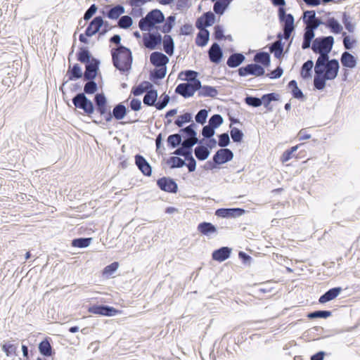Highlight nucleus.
<instances>
[{
	"label": "nucleus",
	"instance_id": "nucleus-1",
	"mask_svg": "<svg viewBox=\"0 0 360 360\" xmlns=\"http://www.w3.org/2000/svg\"><path fill=\"white\" fill-rule=\"evenodd\" d=\"M94 101L97 111L101 115L104 116L106 122L111 121L112 116L117 120H122L126 115V108L122 104H119L114 108L112 115L110 108L107 105L106 98L103 94H97L95 96Z\"/></svg>",
	"mask_w": 360,
	"mask_h": 360
},
{
	"label": "nucleus",
	"instance_id": "nucleus-2",
	"mask_svg": "<svg viewBox=\"0 0 360 360\" xmlns=\"http://www.w3.org/2000/svg\"><path fill=\"white\" fill-rule=\"evenodd\" d=\"M112 58L114 65L122 72L128 71L131 66L132 56L130 50L120 46L112 50Z\"/></svg>",
	"mask_w": 360,
	"mask_h": 360
},
{
	"label": "nucleus",
	"instance_id": "nucleus-3",
	"mask_svg": "<svg viewBox=\"0 0 360 360\" xmlns=\"http://www.w3.org/2000/svg\"><path fill=\"white\" fill-rule=\"evenodd\" d=\"M334 37L330 36H321L315 38L311 44V50L316 54H319L317 59L328 58L334 44Z\"/></svg>",
	"mask_w": 360,
	"mask_h": 360
},
{
	"label": "nucleus",
	"instance_id": "nucleus-4",
	"mask_svg": "<svg viewBox=\"0 0 360 360\" xmlns=\"http://www.w3.org/2000/svg\"><path fill=\"white\" fill-rule=\"evenodd\" d=\"M319 67V71L323 72V75L329 78L330 80L335 79L338 75L340 70V63L338 59L324 58L316 59L314 67Z\"/></svg>",
	"mask_w": 360,
	"mask_h": 360
},
{
	"label": "nucleus",
	"instance_id": "nucleus-5",
	"mask_svg": "<svg viewBox=\"0 0 360 360\" xmlns=\"http://www.w3.org/2000/svg\"><path fill=\"white\" fill-rule=\"evenodd\" d=\"M233 158V151L227 148H220L213 155L211 160H208L204 165L205 170H214L219 169V166L225 164Z\"/></svg>",
	"mask_w": 360,
	"mask_h": 360
},
{
	"label": "nucleus",
	"instance_id": "nucleus-6",
	"mask_svg": "<svg viewBox=\"0 0 360 360\" xmlns=\"http://www.w3.org/2000/svg\"><path fill=\"white\" fill-rule=\"evenodd\" d=\"M150 60L157 68L154 72V77L158 79L165 77L167 72L166 65L169 62L168 57L162 53L156 51L150 54Z\"/></svg>",
	"mask_w": 360,
	"mask_h": 360
},
{
	"label": "nucleus",
	"instance_id": "nucleus-7",
	"mask_svg": "<svg viewBox=\"0 0 360 360\" xmlns=\"http://www.w3.org/2000/svg\"><path fill=\"white\" fill-rule=\"evenodd\" d=\"M158 92L155 89H150L143 97V103L148 106H155L158 110L163 109L169 101V96L165 93L160 97V101L156 102Z\"/></svg>",
	"mask_w": 360,
	"mask_h": 360
},
{
	"label": "nucleus",
	"instance_id": "nucleus-8",
	"mask_svg": "<svg viewBox=\"0 0 360 360\" xmlns=\"http://www.w3.org/2000/svg\"><path fill=\"white\" fill-rule=\"evenodd\" d=\"M163 20L162 13L159 10H153L145 18L140 20L139 26L142 31H150L157 24Z\"/></svg>",
	"mask_w": 360,
	"mask_h": 360
},
{
	"label": "nucleus",
	"instance_id": "nucleus-9",
	"mask_svg": "<svg viewBox=\"0 0 360 360\" xmlns=\"http://www.w3.org/2000/svg\"><path fill=\"white\" fill-rule=\"evenodd\" d=\"M74 105L84 112V115L91 117L94 112V106L93 103L89 100L84 94L81 93L76 95L72 98Z\"/></svg>",
	"mask_w": 360,
	"mask_h": 360
},
{
	"label": "nucleus",
	"instance_id": "nucleus-10",
	"mask_svg": "<svg viewBox=\"0 0 360 360\" xmlns=\"http://www.w3.org/2000/svg\"><path fill=\"white\" fill-rule=\"evenodd\" d=\"M274 6L278 7V16L281 26L295 27L294 16L291 13H286V1H271Z\"/></svg>",
	"mask_w": 360,
	"mask_h": 360
},
{
	"label": "nucleus",
	"instance_id": "nucleus-11",
	"mask_svg": "<svg viewBox=\"0 0 360 360\" xmlns=\"http://www.w3.org/2000/svg\"><path fill=\"white\" fill-rule=\"evenodd\" d=\"M237 72L238 75L242 77L249 75L262 77L265 75L264 67L256 63H249L245 66L240 67Z\"/></svg>",
	"mask_w": 360,
	"mask_h": 360
},
{
	"label": "nucleus",
	"instance_id": "nucleus-12",
	"mask_svg": "<svg viewBox=\"0 0 360 360\" xmlns=\"http://www.w3.org/2000/svg\"><path fill=\"white\" fill-rule=\"evenodd\" d=\"M103 21L101 17H96L86 29L85 33L79 35V41L86 44L88 42L87 37H91L97 33L103 25Z\"/></svg>",
	"mask_w": 360,
	"mask_h": 360
},
{
	"label": "nucleus",
	"instance_id": "nucleus-13",
	"mask_svg": "<svg viewBox=\"0 0 360 360\" xmlns=\"http://www.w3.org/2000/svg\"><path fill=\"white\" fill-rule=\"evenodd\" d=\"M200 82L181 83L176 86L175 92L184 98H188L192 96L197 90L200 89Z\"/></svg>",
	"mask_w": 360,
	"mask_h": 360
},
{
	"label": "nucleus",
	"instance_id": "nucleus-14",
	"mask_svg": "<svg viewBox=\"0 0 360 360\" xmlns=\"http://www.w3.org/2000/svg\"><path fill=\"white\" fill-rule=\"evenodd\" d=\"M224 122L222 116L219 114H214L210 117L208 120V124L204 125V135L205 139L211 137L212 135H214L215 130L220 127Z\"/></svg>",
	"mask_w": 360,
	"mask_h": 360
},
{
	"label": "nucleus",
	"instance_id": "nucleus-15",
	"mask_svg": "<svg viewBox=\"0 0 360 360\" xmlns=\"http://www.w3.org/2000/svg\"><path fill=\"white\" fill-rule=\"evenodd\" d=\"M245 210L240 207L219 208L215 211V215L221 218H237L245 213Z\"/></svg>",
	"mask_w": 360,
	"mask_h": 360
},
{
	"label": "nucleus",
	"instance_id": "nucleus-16",
	"mask_svg": "<svg viewBox=\"0 0 360 360\" xmlns=\"http://www.w3.org/2000/svg\"><path fill=\"white\" fill-rule=\"evenodd\" d=\"M88 311L91 314L106 316H112L116 314H120V311L108 306H101V305H93L89 307L88 309Z\"/></svg>",
	"mask_w": 360,
	"mask_h": 360
},
{
	"label": "nucleus",
	"instance_id": "nucleus-17",
	"mask_svg": "<svg viewBox=\"0 0 360 360\" xmlns=\"http://www.w3.org/2000/svg\"><path fill=\"white\" fill-rule=\"evenodd\" d=\"M157 185L163 191L175 193L177 192L176 183L169 177H162L157 181Z\"/></svg>",
	"mask_w": 360,
	"mask_h": 360
},
{
	"label": "nucleus",
	"instance_id": "nucleus-18",
	"mask_svg": "<svg viewBox=\"0 0 360 360\" xmlns=\"http://www.w3.org/2000/svg\"><path fill=\"white\" fill-rule=\"evenodd\" d=\"M210 62L214 64L221 63L223 58V51L217 42H214L207 51Z\"/></svg>",
	"mask_w": 360,
	"mask_h": 360
},
{
	"label": "nucleus",
	"instance_id": "nucleus-19",
	"mask_svg": "<svg viewBox=\"0 0 360 360\" xmlns=\"http://www.w3.org/2000/svg\"><path fill=\"white\" fill-rule=\"evenodd\" d=\"M232 248L228 246H223L214 250L212 253V259L214 261L222 262L231 257Z\"/></svg>",
	"mask_w": 360,
	"mask_h": 360
},
{
	"label": "nucleus",
	"instance_id": "nucleus-20",
	"mask_svg": "<svg viewBox=\"0 0 360 360\" xmlns=\"http://www.w3.org/2000/svg\"><path fill=\"white\" fill-rule=\"evenodd\" d=\"M328 80H330L329 78L323 75L322 71H319V67H314V89L319 91L323 90Z\"/></svg>",
	"mask_w": 360,
	"mask_h": 360
},
{
	"label": "nucleus",
	"instance_id": "nucleus-21",
	"mask_svg": "<svg viewBox=\"0 0 360 360\" xmlns=\"http://www.w3.org/2000/svg\"><path fill=\"white\" fill-rule=\"evenodd\" d=\"M342 288L341 287H334L328 290L319 299L320 304H325L335 299L342 292Z\"/></svg>",
	"mask_w": 360,
	"mask_h": 360
},
{
	"label": "nucleus",
	"instance_id": "nucleus-22",
	"mask_svg": "<svg viewBox=\"0 0 360 360\" xmlns=\"http://www.w3.org/2000/svg\"><path fill=\"white\" fill-rule=\"evenodd\" d=\"M245 60V56L243 53L233 52L226 60V65L231 68L239 67Z\"/></svg>",
	"mask_w": 360,
	"mask_h": 360
},
{
	"label": "nucleus",
	"instance_id": "nucleus-23",
	"mask_svg": "<svg viewBox=\"0 0 360 360\" xmlns=\"http://www.w3.org/2000/svg\"><path fill=\"white\" fill-rule=\"evenodd\" d=\"M340 62L344 68L353 69L357 65V58L349 51H344L341 54Z\"/></svg>",
	"mask_w": 360,
	"mask_h": 360
},
{
	"label": "nucleus",
	"instance_id": "nucleus-24",
	"mask_svg": "<svg viewBox=\"0 0 360 360\" xmlns=\"http://www.w3.org/2000/svg\"><path fill=\"white\" fill-rule=\"evenodd\" d=\"M161 36L153 34H145L143 37L144 46L150 49H154L161 42Z\"/></svg>",
	"mask_w": 360,
	"mask_h": 360
},
{
	"label": "nucleus",
	"instance_id": "nucleus-25",
	"mask_svg": "<svg viewBox=\"0 0 360 360\" xmlns=\"http://www.w3.org/2000/svg\"><path fill=\"white\" fill-rule=\"evenodd\" d=\"M135 162L138 168L144 175L148 176L151 175V167L142 155H136L135 156Z\"/></svg>",
	"mask_w": 360,
	"mask_h": 360
},
{
	"label": "nucleus",
	"instance_id": "nucleus-26",
	"mask_svg": "<svg viewBox=\"0 0 360 360\" xmlns=\"http://www.w3.org/2000/svg\"><path fill=\"white\" fill-rule=\"evenodd\" d=\"M254 61L264 67L265 70L271 64L270 53L266 51H259L254 56Z\"/></svg>",
	"mask_w": 360,
	"mask_h": 360
},
{
	"label": "nucleus",
	"instance_id": "nucleus-27",
	"mask_svg": "<svg viewBox=\"0 0 360 360\" xmlns=\"http://www.w3.org/2000/svg\"><path fill=\"white\" fill-rule=\"evenodd\" d=\"M314 67V61L309 59L305 61L300 69V75L303 79H308L312 77V68Z\"/></svg>",
	"mask_w": 360,
	"mask_h": 360
},
{
	"label": "nucleus",
	"instance_id": "nucleus-28",
	"mask_svg": "<svg viewBox=\"0 0 360 360\" xmlns=\"http://www.w3.org/2000/svg\"><path fill=\"white\" fill-rule=\"evenodd\" d=\"M280 99V95L275 92L268 93L262 95L260 98L261 105H264V106L267 108L269 110H271V108H269L271 102L277 101Z\"/></svg>",
	"mask_w": 360,
	"mask_h": 360
},
{
	"label": "nucleus",
	"instance_id": "nucleus-29",
	"mask_svg": "<svg viewBox=\"0 0 360 360\" xmlns=\"http://www.w3.org/2000/svg\"><path fill=\"white\" fill-rule=\"evenodd\" d=\"M284 43L282 41H276L269 46V51L274 53L276 58L280 59L283 54Z\"/></svg>",
	"mask_w": 360,
	"mask_h": 360
},
{
	"label": "nucleus",
	"instance_id": "nucleus-30",
	"mask_svg": "<svg viewBox=\"0 0 360 360\" xmlns=\"http://www.w3.org/2000/svg\"><path fill=\"white\" fill-rule=\"evenodd\" d=\"M323 24L334 34H340L342 31V26L335 18H328L326 22Z\"/></svg>",
	"mask_w": 360,
	"mask_h": 360
},
{
	"label": "nucleus",
	"instance_id": "nucleus-31",
	"mask_svg": "<svg viewBox=\"0 0 360 360\" xmlns=\"http://www.w3.org/2000/svg\"><path fill=\"white\" fill-rule=\"evenodd\" d=\"M198 73L193 70L182 71L179 74L178 78L182 81H186V83H193L200 82L197 79Z\"/></svg>",
	"mask_w": 360,
	"mask_h": 360
},
{
	"label": "nucleus",
	"instance_id": "nucleus-32",
	"mask_svg": "<svg viewBox=\"0 0 360 360\" xmlns=\"http://www.w3.org/2000/svg\"><path fill=\"white\" fill-rule=\"evenodd\" d=\"M332 316V311L330 310H316L309 312L307 317L309 319H328Z\"/></svg>",
	"mask_w": 360,
	"mask_h": 360
},
{
	"label": "nucleus",
	"instance_id": "nucleus-33",
	"mask_svg": "<svg viewBox=\"0 0 360 360\" xmlns=\"http://www.w3.org/2000/svg\"><path fill=\"white\" fill-rule=\"evenodd\" d=\"M323 23V22H322L321 20H319L312 27L307 26L304 30L303 38L309 40V41L314 40L315 37L314 30H316L318 27Z\"/></svg>",
	"mask_w": 360,
	"mask_h": 360
},
{
	"label": "nucleus",
	"instance_id": "nucleus-34",
	"mask_svg": "<svg viewBox=\"0 0 360 360\" xmlns=\"http://www.w3.org/2000/svg\"><path fill=\"white\" fill-rule=\"evenodd\" d=\"M153 87V85L150 82L144 81L139 84L137 86L133 87L132 94L134 96H140L144 92H146Z\"/></svg>",
	"mask_w": 360,
	"mask_h": 360
},
{
	"label": "nucleus",
	"instance_id": "nucleus-35",
	"mask_svg": "<svg viewBox=\"0 0 360 360\" xmlns=\"http://www.w3.org/2000/svg\"><path fill=\"white\" fill-rule=\"evenodd\" d=\"M231 2V1H214L213 6L214 13L219 15H223Z\"/></svg>",
	"mask_w": 360,
	"mask_h": 360
},
{
	"label": "nucleus",
	"instance_id": "nucleus-36",
	"mask_svg": "<svg viewBox=\"0 0 360 360\" xmlns=\"http://www.w3.org/2000/svg\"><path fill=\"white\" fill-rule=\"evenodd\" d=\"M40 353L44 356H49L52 354V349L49 341L47 339L41 341L39 345Z\"/></svg>",
	"mask_w": 360,
	"mask_h": 360
},
{
	"label": "nucleus",
	"instance_id": "nucleus-37",
	"mask_svg": "<svg viewBox=\"0 0 360 360\" xmlns=\"http://www.w3.org/2000/svg\"><path fill=\"white\" fill-rule=\"evenodd\" d=\"M302 20H303L304 24L309 25L313 20L316 21L315 22V24H316L319 20H321L317 19L316 18L315 11H304L303 13Z\"/></svg>",
	"mask_w": 360,
	"mask_h": 360
},
{
	"label": "nucleus",
	"instance_id": "nucleus-38",
	"mask_svg": "<svg viewBox=\"0 0 360 360\" xmlns=\"http://www.w3.org/2000/svg\"><path fill=\"white\" fill-rule=\"evenodd\" d=\"M230 135L234 143L242 142L244 136L243 131L235 127L231 128Z\"/></svg>",
	"mask_w": 360,
	"mask_h": 360
},
{
	"label": "nucleus",
	"instance_id": "nucleus-39",
	"mask_svg": "<svg viewBox=\"0 0 360 360\" xmlns=\"http://www.w3.org/2000/svg\"><path fill=\"white\" fill-rule=\"evenodd\" d=\"M163 46L165 51L169 54L172 55L174 51V44L172 37L169 35H165L163 40Z\"/></svg>",
	"mask_w": 360,
	"mask_h": 360
},
{
	"label": "nucleus",
	"instance_id": "nucleus-40",
	"mask_svg": "<svg viewBox=\"0 0 360 360\" xmlns=\"http://www.w3.org/2000/svg\"><path fill=\"white\" fill-rule=\"evenodd\" d=\"M244 101L248 105L253 108H258L261 106L260 98L257 96L248 95L244 98Z\"/></svg>",
	"mask_w": 360,
	"mask_h": 360
},
{
	"label": "nucleus",
	"instance_id": "nucleus-41",
	"mask_svg": "<svg viewBox=\"0 0 360 360\" xmlns=\"http://www.w3.org/2000/svg\"><path fill=\"white\" fill-rule=\"evenodd\" d=\"M216 20L215 13L212 11L204 12V27L212 25Z\"/></svg>",
	"mask_w": 360,
	"mask_h": 360
},
{
	"label": "nucleus",
	"instance_id": "nucleus-42",
	"mask_svg": "<svg viewBox=\"0 0 360 360\" xmlns=\"http://www.w3.org/2000/svg\"><path fill=\"white\" fill-rule=\"evenodd\" d=\"M212 37L218 41H221L225 38L224 29L221 25H216L214 26Z\"/></svg>",
	"mask_w": 360,
	"mask_h": 360
},
{
	"label": "nucleus",
	"instance_id": "nucleus-43",
	"mask_svg": "<svg viewBox=\"0 0 360 360\" xmlns=\"http://www.w3.org/2000/svg\"><path fill=\"white\" fill-rule=\"evenodd\" d=\"M218 137V146L221 148H225L230 144V137L228 132L222 133L217 136Z\"/></svg>",
	"mask_w": 360,
	"mask_h": 360
},
{
	"label": "nucleus",
	"instance_id": "nucleus-44",
	"mask_svg": "<svg viewBox=\"0 0 360 360\" xmlns=\"http://www.w3.org/2000/svg\"><path fill=\"white\" fill-rule=\"evenodd\" d=\"M343 38V45L346 50H351L354 48V45L356 44V39H352L350 36L347 35L346 32L342 33Z\"/></svg>",
	"mask_w": 360,
	"mask_h": 360
},
{
	"label": "nucleus",
	"instance_id": "nucleus-45",
	"mask_svg": "<svg viewBox=\"0 0 360 360\" xmlns=\"http://www.w3.org/2000/svg\"><path fill=\"white\" fill-rule=\"evenodd\" d=\"M124 10L122 6H117L112 8H111L108 13V16L110 19H117L123 13Z\"/></svg>",
	"mask_w": 360,
	"mask_h": 360
},
{
	"label": "nucleus",
	"instance_id": "nucleus-46",
	"mask_svg": "<svg viewBox=\"0 0 360 360\" xmlns=\"http://www.w3.org/2000/svg\"><path fill=\"white\" fill-rule=\"evenodd\" d=\"M196 27L200 30V32L197 35L195 42L197 45L202 46V17L198 18L196 21Z\"/></svg>",
	"mask_w": 360,
	"mask_h": 360
},
{
	"label": "nucleus",
	"instance_id": "nucleus-47",
	"mask_svg": "<svg viewBox=\"0 0 360 360\" xmlns=\"http://www.w3.org/2000/svg\"><path fill=\"white\" fill-rule=\"evenodd\" d=\"M167 162L171 168L181 167L186 164L185 160L176 156L171 157Z\"/></svg>",
	"mask_w": 360,
	"mask_h": 360
},
{
	"label": "nucleus",
	"instance_id": "nucleus-48",
	"mask_svg": "<svg viewBox=\"0 0 360 360\" xmlns=\"http://www.w3.org/2000/svg\"><path fill=\"white\" fill-rule=\"evenodd\" d=\"M91 238H77L72 241V245L77 248H86L90 245Z\"/></svg>",
	"mask_w": 360,
	"mask_h": 360
},
{
	"label": "nucleus",
	"instance_id": "nucleus-49",
	"mask_svg": "<svg viewBox=\"0 0 360 360\" xmlns=\"http://www.w3.org/2000/svg\"><path fill=\"white\" fill-rule=\"evenodd\" d=\"M192 120V116L191 113L186 112L181 115H179L176 120L175 121V124L181 127L183 126L184 124L191 122Z\"/></svg>",
	"mask_w": 360,
	"mask_h": 360
},
{
	"label": "nucleus",
	"instance_id": "nucleus-50",
	"mask_svg": "<svg viewBox=\"0 0 360 360\" xmlns=\"http://www.w3.org/2000/svg\"><path fill=\"white\" fill-rule=\"evenodd\" d=\"M216 226L210 222L204 221V236L210 237L212 234L217 233Z\"/></svg>",
	"mask_w": 360,
	"mask_h": 360
},
{
	"label": "nucleus",
	"instance_id": "nucleus-51",
	"mask_svg": "<svg viewBox=\"0 0 360 360\" xmlns=\"http://www.w3.org/2000/svg\"><path fill=\"white\" fill-rule=\"evenodd\" d=\"M96 66L93 64H89L86 67L84 77L87 79H94L96 76Z\"/></svg>",
	"mask_w": 360,
	"mask_h": 360
},
{
	"label": "nucleus",
	"instance_id": "nucleus-52",
	"mask_svg": "<svg viewBox=\"0 0 360 360\" xmlns=\"http://www.w3.org/2000/svg\"><path fill=\"white\" fill-rule=\"evenodd\" d=\"M218 95V90L216 87L204 85V97L215 98Z\"/></svg>",
	"mask_w": 360,
	"mask_h": 360
},
{
	"label": "nucleus",
	"instance_id": "nucleus-53",
	"mask_svg": "<svg viewBox=\"0 0 360 360\" xmlns=\"http://www.w3.org/2000/svg\"><path fill=\"white\" fill-rule=\"evenodd\" d=\"M283 74V69L281 66H278L276 69L266 75V77L271 79H276L280 78Z\"/></svg>",
	"mask_w": 360,
	"mask_h": 360
},
{
	"label": "nucleus",
	"instance_id": "nucleus-54",
	"mask_svg": "<svg viewBox=\"0 0 360 360\" xmlns=\"http://www.w3.org/2000/svg\"><path fill=\"white\" fill-rule=\"evenodd\" d=\"M132 24V19L131 17L128 15H124L121 17L118 22V25L121 28H128Z\"/></svg>",
	"mask_w": 360,
	"mask_h": 360
},
{
	"label": "nucleus",
	"instance_id": "nucleus-55",
	"mask_svg": "<svg viewBox=\"0 0 360 360\" xmlns=\"http://www.w3.org/2000/svg\"><path fill=\"white\" fill-rule=\"evenodd\" d=\"M119 264L117 262H114L111 263L110 264L106 266L103 271V275H111L113 274L118 268Z\"/></svg>",
	"mask_w": 360,
	"mask_h": 360
},
{
	"label": "nucleus",
	"instance_id": "nucleus-56",
	"mask_svg": "<svg viewBox=\"0 0 360 360\" xmlns=\"http://www.w3.org/2000/svg\"><path fill=\"white\" fill-rule=\"evenodd\" d=\"M82 75V70L79 65L75 64L73 65L72 70H70V79H78L80 78Z\"/></svg>",
	"mask_w": 360,
	"mask_h": 360
},
{
	"label": "nucleus",
	"instance_id": "nucleus-57",
	"mask_svg": "<svg viewBox=\"0 0 360 360\" xmlns=\"http://www.w3.org/2000/svg\"><path fill=\"white\" fill-rule=\"evenodd\" d=\"M97 90V85L96 84L93 82L90 81L85 84L84 87V91L86 94H92Z\"/></svg>",
	"mask_w": 360,
	"mask_h": 360
},
{
	"label": "nucleus",
	"instance_id": "nucleus-58",
	"mask_svg": "<svg viewBox=\"0 0 360 360\" xmlns=\"http://www.w3.org/2000/svg\"><path fill=\"white\" fill-rule=\"evenodd\" d=\"M90 58L89 53L86 49H82L77 54V59L82 63H89Z\"/></svg>",
	"mask_w": 360,
	"mask_h": 360
},
{
	"label": "nucleus",
	"instance_id": "nucleus-59",
	"mask_svg": "<svg viewBox=\"0 0 360 360\" xmlns=\"http://www.w3.org/2000/svg\"><path fill=\"white\" fill-rule=\"evenodd\" d=\"M181 141V136L179 134H172L169 136L167 139V142L169 145H171L172 147H175L178 146Z\"/></svg>",
	"mask_w": 360,
	"mask_h": 360
},
{
	"label": "nucleus",
	"instance_id": "nucleus-60",
	"mask_svg": "<svg viewBox=\"0 0 360 360\" xmlns=\"http://www.w3.org/2000/svg\"><path fill=\"white\" fill-rule=\"evenodd\" d=\"M213 136L214 135H212L211 137L204 138V144H205L206 148L212 149L218 145L217 140Z\"/></svg>",
	"mask_w": 360,
	"mask_h": 360
},
{
	"label": "nucleus",
	"instance_id": "nucleus-61",
	"mask_svg": "<svg viewBox=\"0 0 360 360\" xmlns=\"http://www.w3.org/2000/svg\"><path fill=\"white\" fill-rule=\"evenodd\" d=\"M2 350L5 352L7 356H9L15 353L16 347L12 344H4L2 346Z\"/></svg>",
	"mask_w": 360,
	"mask_h": 360
},
{
	"label": "nucleus",
	"instance_id": "nucleus-62",
	"mask_svg": "<svg viewBox=\"0 0 360 360\" xmlns=\"http://www.w3.org/2000/svg\"><path fill=\"white\" fill-rule=\"evenodd\" d=\"M238 258L241 260L244 264H250L252 258L248 254L243 251H239Z\"/></svg>",
	"mask_w": 360,
	"mask_h": 360
},
{
	"label": "nucleus",
	"instance_id": "nucleus-63",
	"mask_svg": "<svg viewBox=\"0 0 360 360\" xmlns=\"http://www.w3.org/2000/svg\"><path fill=\"white\" fill-rule=\"evenodd\" d=\"M197 139L195 137H189L188 139L184 141L182 146L187 150L191 151V147L195 144Z\"/></svg>",
	"mask_w": 360,
	"mask_h": 360
},
{
	"label": "nucleus",
	"instance_id": "nucleus-64",
	"mask_svg": "<svg viewBox=\"0 0 360 360\" xmlns=\"http://www.w3.org/2000/svg\"><path fill=\"white\" fill-rule=\"evenodd\" d=\"M174 154L184 156L185 159H187L188 158H189L190 155H192V152L187 150L186 148L181 146V148L176 150Z\"/></svg>",
	"mask_w": 360,
	"mask_h": 360
}]
</instances>
